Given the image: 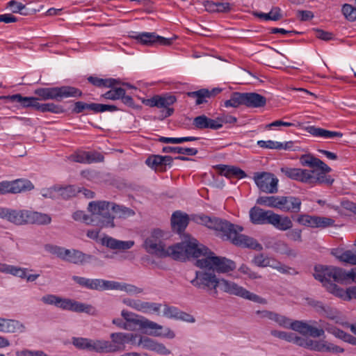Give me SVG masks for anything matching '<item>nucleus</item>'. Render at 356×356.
I'll use <instances>...</instances> for the list:
<instances>
[{"mask_svg":"<svg viewBox=\"0 0 356 356\" xmlns=\"http://www.w3.org/2000/svg\"><path fill=\"white\" fill-rule=\"evenodd\" d=\"M195 273V277L191 281V284L197 289L203 290L212 297L218 296V288L229 295L236 296L254 302L265 304L266 300L258 295L250 292L238 284L218 279L215 273L206 268H201Z\"/></svg>","mask_w":356,"mask_h":356,"instance_id":"obj_2","label":"nucleus"},{"mask_svg":"<svg viewBox=\"0 0 356 356\" xmlns=\"http://www.w3.org/2000/svg\"><path fill=\"white\" fill-rule=\"evenodd\" d=\"M112 211L119 218H127L135 215V211L133 209L122 205H118L114 202H113L112 205Z\"/></svg>","mask_w":356,"mask_h":356,"instance_id":"obj_41","label":"nucleus"},{"mask_svg":"<svg viewBox=\"0 0 356 356\" xmlns=\"http://www.w3.org/2000/svg\"><path fill=\"white\" fill-rule=\"evenodd\" d=\"M252 263L259 267H271L273 266V263H275V261L268 257L264 256L263 254H259L254 257Z\"/></svg>","mask_w":356,"mask_h":356,"instance_id":"obj_48","label":"nucleus"},{"mask_svg":"<svg viewBox=\"0 0 356 356\" xmlns=\"http://www.w3.org/2000/svg\"><path fill=\"white\" fill-rule=\"evenodd\" d=\"M35 109L43 113H60L63 112V109L60 106L56 105L54 103L40 104L38 102L37 104H35Z\"/></svg>","mask_w":356,"mask_h":356,"instance_id":"obj_43","label":"nucleus"},{"mask_svg":"<svg viewBox=\"0 0 356 356\" xmlns=\"http://www.w3.org/2000/svg\"><path fill=\"white\" fill-rule=\"evenodd\" d=\"M258 188L264 193H276L277 192L278 179L270 172H257L254 176Z\"/></svg>","mask_w":356,"mask_h":356,"instance_id":"obj_11","label":"nucleus"},{"mask_svg":"<svg viewBox=\"0 0 356 356\" xmlns=\"http://www.w3.org/2000/svg\"><path fill=\"white\" fill-rule=\"evenodd\" d=\"M27 224H36L40 225H49L51 222L50 216L37 211H27Z\"/></svg>","mask_w":356,"mask_h":356,"instance_id":"obj_27","label":"nucleus"},{"mask_svg":"<svg viewBox=\"0 0 356 356\" xmlns=\"http://www.w3.org/2000/svg\"><path fill=\"white\" fill-rule=\"evenodd\" d=\"M92 339L86 338H73V345L79 349L90 350Z\"/></svg>","mask_w":356,"mask_h":356,"instance_id":"obj_55","label":"nucleus"},{"mask_svg":"<svg viewBox=\"0 0 356 356\" xmlns=\"http://www.w3.org/2000/svg\"><path fill=\"white\" fill-rule=\"evenodd\" d=\"M221 91L222 89L219 88H213L211 90H209L208 89H200L197 91L189 92L187 93V95L188 97L195 98V104L197 105H200L202 104L207 103V98L214 97Z\"/></svg>","mask_w":356,"mask_h":356,"instance_id":"obj_20","label":"nucleus"},{"mask_svg":"<svg viewBox=\"0 0 356 356\" xmlns=\"http://www.w3.org/2000/svg\"><path fill=\"white\" fill-rule=\"evenodd\" d=\"M293 143L288 141L284 143L273 140H259L257 145L261 148L275 149H289L292 148Z\"/></svg>","mask_w":356,"mask_h":356,"instance_id":"obj_33","label":"nucleus"},{"mask_svg":"<svg viewBox=\"0 0 356 356\" xmlns=\"http://www.w3.org/2000/svg\"><path fill=\"white\" fill-rule=\"evenodd\" d=\"M306 130L314 136L323 137L325 138H332L337 136L341 137L343 136L340 132L328 131L315 126L307 127Z\"/></svg>","mask_w":356,"mask_h":356,"instance_id":"obj_31","label":"nucleus"},{"mask_svg":"<svg viewBox=\"0 0 356 356\" xmlns=\"http://www.w3.org/2000/svg\"><path fill=\"white\" fill-rule=\"evenodd\" d=\"M315 168L318 170H309L312 175V186L325 184L330 186L334 179L330 175H327L332 169L321 159H318Z\"/></svg>","mask_w":356,"mask_h":356,"instance_id":"obj_10","label":"nucleus"},{"mask_svg":"<svg viewBox=\"0 0 356 356\" xmlns=\"http://www.w3.org/2000/svg\"><path fill=\"white\" fill-rule=\"evenodd\" d=\"M252 15L258 18L264 20L277 21L282 18L281 10L279 7H273L268 13H264L257 11L252 13Z\"/></svg>","mask_w":356,"mask_h":356,"instance_id":"obj_38","label":"nucleus"},{"mask_svg":"<svg viewBox=\"0 0 356 356\" xmlns=\"http://www.w3.org/2000/svg\"><path fill=\"white\" fill-rule=\"evenodd\" d=\"M281 172L288 178L312 185V175L309 170L284 167Z\"/></svg>","mask_w":356,"mask_h":356,"instance_id":"obj_14","label":"nucleus"},{"mask_svg":"<svg viewBox=\"0 0 356 356\" xmlns=\"http://www.w3.org/2000/svg\"><path fill=\"white\" fill-rule=\"evenodd\" d=\"M189 218L187 214L179 211L174 212L171 217V225L174 231L181 234L188 224Z\"/></svg>","mask_w":356,"mask_h":356,"instance_id":"obj_21","label":"nucleus"},{"mask_svg":"<svg viewBox=\"0 0 356 356\" xmlns=\"http://www.w3.org/2000/svg\"><path fill=\"white\" fill-rule=\"evenodd\" d=\"M322 351L321 352H328V353H343L344 351V349L334 345L332 343H329L325 340L323 341L322 344Z\"/></svg>","mask_w":356,"mask_h":356,"instance_id":"obj_58","label":"nucleus"},{"mask_svg":"<svg viewBox=\"0 0 356 356\" xmlns=\"http://www.w3.org/2000/svg\"><path fill=\"white\" fill-rule=\"evenodd\" d=\"M200 259L195 261V265L200 268H206L213 273H227L236 268L234 261L224 257L216 256L206 247Z\"/></svg>","mask_w":356,"mask_h":356,"instance_id":"obj_5","label":"nucleus"},{"mask_svg":"<svg viewBox=\"0 0 356 356\" xmlns=\"http://www.w3.org/2000/svg\"><path fill=\"white\" fill-rule=\"evenodd\" d=\"M11 102H18L23 107H32L35 108V104H37L38 98L33 97H22L20 94H15L7 97Z\"/></svg>","mask_w":356,"mask_h":356,"instance_id":"obj_34","label":"nucleus"},{"mask_svg":"<svg viewBox=\"0 0 356 356\" xmlns=\"http://www.w3.org/2000/svg\"><path fill=\"white\" fill-rule=\"evenodd\" d=\"M193 125L197 129H219V125L216 123V120L211 119L205 115L195 117L193 120Z\"/></svg>","mask_w":356,"mask_h":356,"instance_id":"obj_26","label":"nucleus"},{"mask_svg":"<svg viewBox=\"0 0 356 356\" xmlns=\"http://www.w3.org/2000/svg\"><path fill=\"white\" fill-rule=\"evenodd\" d=\"M281 231L290 229L293 227V222L289 217L282 216L274 213L273 211L268 219V223Z\"/></svg>","mask_w":356,"mask_h":356,"instance_id":"obj_19","label":"nucleus"},{"mask_svg":"<svg viewBox=\"0 0 356 356\" xmlns=\"http://www.w3.org/2000/svg\"><path fill=\"white\" fill-rule=\"evenodd\" d=\"M342 13L350 22L356 21V8L348 3H345L342 6Z\"/></svg>","mask_w":356,"mask_h":356,"instance_id":"obj_49","label":"nucleus"},{"mask_svg":"<svg viewBox=\"0 0 356 356\" xmlns=\"http://www.w3.org/2000/svg\"><path fill=\"white\" fill-rule=\"evenodd\" d=\"M156 342V341L149 337H141L138 341V345L142 346L143 348L153 351Z\"/></svg>","mask_w":356,"mask_h":356,"instance_id":"obj_61","label":"nucleus"},{"mask_svg":"<svg viewBox=\"0 0 356 356\" xmlns=\"http://www.w3.org/2000/svg\"><path fill=\"white\" fill-rule=\"evenodd\" d=\"M88 81L97 87H113L115 84L120 83L119 81L114 79H104L92 76H89Z\"/></svg>","mask_w":356,"mask_h":356,"instance_id":"obj_40","label":"nucleus"},{"mask_svg":"<svg viewBox=\"0 0 356 356\" xmlns=\"http://www.w3.org/2000/svg\"><path fill=\"white\" fill-rule=\"evenodd\" d=\"M63 309L70 310L75 312H86L89 314H95V309L90 305H86L77 301L66 299Z\"/></svg>","mask_w":356,"mask_h":356,"instance_id":"obj_25","label":"nucleus"},{"mask_svg":"<svg viewBox=\"0 0 356 356\" xmlns=\"http://www.w3.org/2000/svg\"><path fill=\"white\" fill-rule=\"evenodd\" d=\"M282 196H261L257 200V203L272 208L280 209Z\"/></svg>","mask_w":356,"mask_h":356,"instance_id":"obj_36","label":"nucleus"},{"mask_svg":"<svg viewBox=\"0 0 356 356\" xmlns=\"http://www.w3.org/2000/svg\"><path fill=\"white\" fill-rule=\"evenodd\" d=\"M118 285L119 286L117 289H114L115 290L125 291L129 294L140 293L143 291L141 289L131 284H121L118 282Z\"/></svg>","mask_w":356,"mask_h":356,"instance_id":"obj_59","label":"nucleus"},{"mask_svg":"<svg viewBox=\"0 0 356 356\" xmlns=\"http://www.w3.org/2000/svg\"><path fill=\"white\" fill-rule=\"evenodd\" d=\"M164 236L165 234L161 229H154L145 239L144 248L149 254L165 257V245L163 241Z\"/></svg>","mask_w":356,"mask_h":356,"instance_id":"obj_9","label":"nucleus"},{"mask_svg":"<svg viewBox=\"0 0 356 356\" xmlns=\"http://www.w3.org/2000/svg\"><path fill=\"white\" fill-rule=\"evenodd\" d=\"M72 218L76 221H83L86 225H92V213L90 215L86 214L82 211H76L72 214Z\"/></svg>","mask_w":356,"mask_h":356,"instance_id":"obj_56","label":"nucleus"},{"mask_svg":"<svg viewBox=\"0 0 356 356\" xmlns=\"http://www.w3.org/2000/svg\"><path fill=\"white\" fill-rule=\"evenodd\" d=\"M316 216L302 214L298 216L296 221L302 225L316 228Z\"/></svg>","mask_w":356,"mask_h":356,"instance_id":"obj_47","label":"nucleus"},{"mask_svg":"<svg viewBox=\"0 0 356 356\" xmlns=\"http://www.w3.org/2000/svg\"><path fill=\"white\" fill-rule=\"evenodd\" d=\"M157 99L158 108H162V110L159 111V115L154 117V118L159 120H163L174 113L175 109L170 106L177 102V98L175 95L165 94L158 95Z\"/></svg>","mask_w":356,"mask_h":356,"instance_id":"obj_13","label":"nucleus"},{"mask_svg":"<svg viewBox=\"0 0 356 356\" xmlns=\"http://www.w3.org/2000/svg\"><path fill=\"white\" fill-rule=\"evenodd\" d=\"M314 277L336 296L356 299V268L346 271L339 267L316 266Z\"/></svg>","mask_w":356,"mask_h":356,"instance_id":"obj_1","label":"nucleus"},{"mask_svg":"<svg viewBox=\"0 0 356 356\" xmlns=\"http://www.w3.org/2000/svg\"><path fill=\"white\" fill-rule=\"evenodd\" d=\"M335 221L330 218L316 216V228L325 229L334 226Z\"/></svg>","mask_w":356,"mask_h":356,"instance_id":"obj_52","label":"nucleus"},{"mask_svg":"<svg viewBox=\"0 0 356 356\" xmlns=\"http://www.w3.org/2000/svg\"><path fill=\"white\" fill-rule=\"evenodd\" d=\"M138 43L146 46H154L157 44L169 46L172 43V39H168L156 35L155 33L143 32L131 35Z\"/></svg>","mask_w":356,"mask_h":356,"instance_id":"obj_12","label":"nucleus"},{"mask_svg":"<svg viewBox=\"0 0 356 356\" xmlns=\"http://www.w3.org/2000/svg\"><path fill=\"white\" fill-rule=\"evenodd\" d=\"M318 159L312 154H303L300 157V163L302 166L314 168Z\"/></svg>","mask_w":356,"mask_h":356,"instance_id":"obj_54","label":"nucleus"},{"mask_svg":"<svg viewBox=\"0 0 356 356\" xmlns=\"http://www.w3.org/2000/svg\"><path fill=\"white\" fill-rule=\"evenodd\" d=\"M280 210L286 212L298 213L301 209L302 202L294 196H282Z\"/></svg>","mask_w":356,"mask_h":356,"instance_id":"obj_22","label":"nucleus"},{"mask_svg":"<svg viewBox=\"0 0 356 356\" xmlns=\"http://www.w3.org/2000/svg\"><path fill=\"white\" fill-rule=\"evenodd\" d=\"M125 94V90L122 88H115L107 91L102 95V97L107 99L116 100L120 99V97Z\"/></svg>","mask_w":356,"mask_h":356,"instance_id":"obj_51","label":"nucleus"},{"mask_svg":"<svg viewBox=\"0 0 356 356\" xmlns=\"http://www.w3.org/2000/svg\"><path fill=\"white\" fill-rule=\"evenodd\" d=\"M270 334L275 337L279 339L285 340L289 342H291L293 341V333L292 332H286L284 331L279 330H271Z\"/></svg>","mask_w":356,"mask_h":356,"instance_id":"obj_60","label":"nucleus"},{"mask_svg":"<svg viewBox=\"0 0 356 356\" xmlns=\"http://www.w3.org/2000/svg\"><path fill=\"white\" fill-rule=\"evenodd\" d=\"M323 340L315 341L312 339H307V343H306V348H309L312 350L321 352L322 351V344Z\"/></svg>","mask_w":356,"mask_h":356,"instance_id":"obj_64","label":"nucleus"},{"mask_svg":"<svg viewBox=\"0 0 356 356\" xmlns=\"http://www.w3.org/2000/svg\"><path fill=\"white\" fill-rule=\"evenodd\" d=\"M238 271L243 275H247L248 277L251 280L259 279L261 277V275L252 270V269L245 264H242L239 267Z\"/></svg>","mask_w":356,"mask_h":356,"instance_id":"obj_57","label":"nucleus"},{"mask_svg":"<svg viewBox=\"0 0 356 356\" xmlns=\"http://www.w3.org/2000/svg\"><path fill=\"white\" fill-rule=\"evenodd\" d=\"M9 193H18L25 191H30L33 188V185L29 180L17 179L9 181Z\"/></svg>","mask_w":356,"mask_h":356,"instance_id":"obj_30","label":"nucleus"},{"mask_svg":"<svg viewBox=\"0 0 356 356\" xmlns=\"http://www.w3.org/2000/svg\"><path fill=\"white\" fill-rule=\"evenodd\" d=\"M204 250H207L206 246L199 243L195 238L188 236V240L165 248V257H170L174 260L181 261L191 258L197 260L202 256Z\"/></svg>","mask_w":356,"mask_h":356,"instance_id":"obj_4","label":"nucleus"},{"mask_svg":"<svg viewBox=\"0 0 356 356\" xmlns=\"http://www.w3.org/2000/svg\"><path fill=\"white\" fill-rule=\"evenodd\" d=\"M197 223L202 224L211 229L221 232L222 236L236 246L249 248L256 250H262V246L255 239L240 234L243 227L234 225L226 220L204 215H197L193 217Z\"/></svg>","mask_w":356,"mask_h":356,"instance_id":"obj_3","label":"nucleus"},{"mask_svg":"<svg viewBox=\"0 0 356 356\" xmlns=\"http://www.w3.org/2000/svg\"><path fill=\"white\" fill-rule=\"evenodd\" d=\"M119 286L118 282L102 279H92L90 290H112Z\"/></svg>","mask_w":356,"mask_h":356,"instance_id":"obj_32","label":"nucleus"},{"mask_svg":"<svg viewBox=\"0 0 356 356\" xmlns=\"http://www.w3.org/2000/svg\"><path fill=\"white\" fill-rule=\"evenodd\" d=\"M121 315L125 320L126 325L131 327V329H128V330L133 331L136 330L138 327L140 330H155L154 332H152L150 334L154 336L162 335L161 333L157 332V330L162 329V326L145 318V317L125 310L122 311Z\"/></svg>","mask_w":356,"mask_h":356,"instance_id":"obj_8","label":"nucleus"},{"mask_svg":"<svg viewBox=\"0 0 356 356\" xmlns=\"http://www.w3.org/2000/svg\"><path fill=\"white\" fill-rule=\"evenodd\" d=\"M237 121L236 118L232 115H222L216 119V123L219 125V129L223 124H234Z\"/></svg>","mask_w":356,"mask_h":356,"instance_id":"obj_63","label":"nucleus"},{"mask_svg":"<svg viewBox=\"0 0 356 356\" xmlns=\"http://www.w3.org/2000/svg\"><path fill=\"white\" fill-rule=\"evenodd\" d=\"M240 105H244V92H234L231 98L225 102V106L226 107H234L236 108Z\"/></svg>","mask_w":356,"mask_h":356,"instance_id":"obj_45","label":"nucleus"},{"mask_svg":"<svg viewBox=\"0 0 356 356\" xmlns=\"http://www.w3.org/2000/svg\"><path fill=\"white\" fill-rule=\"evenodd\" d=\"M56 192L58 198L67 200L76 196L78 194V188L72 185L65 186L56 185Z\"/></svg>","mask_w":356,"mask_h":356,"instance_id":"obj_37","label":"nucleus"},{"mask_svg":"<svg viewBox=\"0 0 356 356\" xmlns=\"http://www.w3.org/2000/svg\"><path fill=\"white\" fill-rule=\"evenodd\" d=\"M27 211L0 208V218H6L15 225L27 224Z\"/></svg>","mask_w":356,"mask_h":356,"instance_id":"obj_16","label":"nucleus"},{"mask_svg":"<svg viewBox=\"0 0 356 356\" xmlns=\"http://www.w3.org/2000/svg\"><path fill=\"white\" fill-rule=\"evenodd\" d=\"M34 93L42 100L56 99L58 101L63 98L77 97L82 95V92L79 89L72 86L40 88L36 89Z\"/></svg>","mask_w":356,"mask_h":356,"instance_id":"obj_7","label":"nucleus"},{"mask_svg":"<svg viewBox=\"0 0 356 356\" xmlns=\"http://www.w3.org/2000/svg\"><path fill=\"white\" fill-rule=\"evenodd\" d=\"M113 202L93 201L89 203L88 210L92 213V225L113 228L115 216L111 214Z\"/></svg>","mask_w":356,"mask_h":356,"instance_id":"obj_6","label":"nucleus"},{"mask_svg":"<svg viewBox=\"0 0 356 356\" xmlns=\"http://www.w3.org/2000/svg\"><path fill=\"white\" fill-rule=\"evenodd\" d=\"M272 211H265L259 207H253L249 211L250 222L254 225H264L268 223V219Z\"/></svg>","mask_w":356,"mask_h":356,"instance_id":"obj_18","label":"nucleus"},{"mask_svg":"<svg viewBox=\"0 0 356 356\" xmlns=\"http://www.w3.org/2000/svg\"><path fill=\"white\" fill-rule=\"evenodd\" d=\"M337 258L341 262L356 266V252L346 250L337 255Z\"/></svg>","mask_w":356,"mask_h":356,"instance_id":"obj_46","label":"nucleus"},{"mask_svg":"<svg viewBox=\"0 0 356 356\" xmlns=\"http://www.w3.org/2000/svg\"><path fill=\"white\" fill-rule=\"evenodd\" d=\"M220 175L227 177H235L238 179H242L246 177L245 172L236 167L222 165L220 167Z\"/></svg>","mask_w":356,"mask_h":356,"instance_id":"obj_39","label":"nucleus"},{"mask_svg":"<svg viewBox=\"0 0 356 356\" xmlns=\"http://www.w3.org/2000/svg\"><path fill=\"white\" fill-rule=\"evenodd\" d=\"M309 324L302 321H292L291 324V330L299 332L302 335H307Z\"/></svg>","mask_w":356,"mask_h":356,"instance_id":"obj_53","label":"nucleus"},{"mask_svg":"<svg viewBox=\"0 0 356 356\" xmlns=\"http://www.w3.org/2000/svg\"><path fill=\"white\" fill-rule=\"evenodd\" d=\"M112 348L110 341L92 340L90 350L98 353H112Z\"/></svg>","mask_w":356,"mask_h":356,"instance_id":"obj_35","label":"nucleus"},{"mask_svg":"<svg viewBox=\"0 0 356 356\" xmlns=\"http://www.w3.org/2000/svg\"><path fill=\"white\" fill-rule=\"evenodd\" d=\"M118 110V108H117V106L114 105H107L97 103L90 104V111H92L95 113H103L105 111L112 112Z\"/></svg>","mask_w":356,"mask_h":356,"instance_id":"obj_50","label":"nucleus"},{"mask_svg":"<svg viewBox=\"0 0 356 356\" xmlns=\"http://www.w3.org/2000/svg\"><path fill=\"white\" fill-rule=\"evenodd\" d=\"M172 160L170 156L152 155L146 159L145 163L155 170L164 172L166 166L171 165Z\"/></svg>","mask_w":356,"mask_h":356,"instance_id":"obj_17","label":"nucleus"},{"mask_svg":"<svg viewBox=\"0 0 356 356\" xmlns=\"http://www.w3.org/2000/svg\"><path fill=\"white\" fill-rule=\"evenodd\" d=\"M65 298L56 296L53 294H48L42 297L41 300L46 305H55L58 307L63 309V305L65 302Z\"/></svg>","mask_w":356,"mask_h":356,"instance_id":"obj_44","label":"nucleus"},{"mask_svg":"<svg viewBox=\"0 0 356 356\" xmlns=\"http://www.w3.org/2000/svg\"><path fill=\"white\" fill-rule=\"evenodd\" d=\"M47 250L51 251L64 260H65L67 253H69V250L58 246H47Z\"/></svg>","mask_w":356,"mask_h":356,"instance_id":"obj_62","label":"nucleus"},{"mask_svg":"<svg viewBox=\"0 0 356 356\" xmlns=\"http://www.w3.org/2000/svg\"><path fill=\"white\" fill-rule=\"evenodd\" d=\"M162 151L165 153H177L188 156H194L197 153V149L188 147L184 148L180 147H164Z\"/></svg>","mask_w":356,"mask_h":356,"instance_id":"obj_42","label":"nucleus"},{"mask_svg":"<svg viewBox=\"0 0 356 356\" xmlns=\"http://www.w3.org/2000/svg\"><path fill=\"white\" fill-rule=\"evenodd\" d=\"M112 353L124 350L125 343L133 340L134 335L129 333L115 332L110 335Z\"/></svg>","mask_w":356,"mask_h":356,"instance_id":"obj_15","label":"nucleus"},{"mask_svg":"<svg viewBox=\"0 0 356 356\" xmlns=\"http://www.w3.org/2000/svg\"><path fill=\"white\" fill-rule=\"evenodd\" d=\"M266 104V98L256 92H244V106L248 108H261Z\"/></svg>","mask_w":356,"mask_h":356,"instance_id":"obj_23","label":"nucleus"},{"mask_svg":"<svg viewBox=\"0 0 356 356\" xmlns=\"http://www.w3.org/2000/svg\"><path fill=\"white\" fill-rule=\"evenodd\" d=\"M9 193H18L25 191H30L33 188V185L29 180L17 179L9 181Z\"/></svg>","mask_w":356,"mask_h":356,"instance_id":"obj_29","label":"nucleus"},{"mask_svg":"<svg viewBox=\"0 0 356 356\" xmlns=\"http://www.w3.org/2000/svg\"><path fill=\"white\" fill-rule=\"evenodd\" d=\"M24 329V325L17 321L0 318V332H22Z\"/></svg>","mask_w":356,"mask_h":356,"instance_id":"obj_24","label":"nucleus"},{"mask_svg":"<svg viewBox=\"0 0 356 356\" xmlns=\"http://www.w3.org/2000/svg\"><path fill=\"white\" fill-rule=\"evenodd\" d=\"M91 259L92 256L90 254H84L76 250H69V253H67L65 261L74 264H82L89 262Z\"/></svg>","mask_w":356,"mask_h":356,"instance_id":"obj_28","label":"nucleus"}]
</instances>
